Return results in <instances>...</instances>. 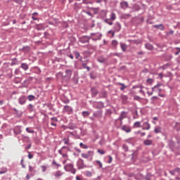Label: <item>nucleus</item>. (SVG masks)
<instances>
[{"label": "nucleus", "instance_id": "obj_64", "mask_svg": "<svg viewBox=\"0 0 180 180\" xmlns=\"http://www.w3.org/2000/svg\"><path fill=\"white\" fill-rule=\"evenodd\" d=\"M63 157H67V154H63Z\"/></svg>", "mask_w": 180, "mask_h": 180}, {"label": "nucleus", "instance_id": "obj_56", "mask_svg": "<svg viewBox=\"0 0 180 180\" xmlns=\"http://www.w3.org/2000/svg\"><path fill=\"white\" fill-rule=\"evenodd\" d=\"M70 58H71V60H74V56L72 55H70Z\"/></svg>", "mask_w": 180, "mask_h": 180}, {"label": "nucleus", "instance_id": "obj_7", "mask_svg": "<svg viewBox=\"0 0 180 180\" xmlns=\"http://www.w3.org/2000/svg\"><path fill=\"white\" fill-rule=\"evenodd\" d=\"M63 110L64 112H67V113H72V108L70 105H65Z\"/></svg>", "mask_w": 180, "mask_h": 180}, {"label": "nucleus", "instance_id": "obj_58", "mask_svg": "<svg viewBox=\"0 0 180 180\" xmlns=\"http://www.w3.org/2000/svg\"><path fill=\"white\" fill-rule=\"evenodd\" d=\"M85 68H86V70H87L88 71H90V70H91V68H89V67H86Z\"/></svg>", "mask_w": 180, "mask_h": 180}, {"label": "nucleus", "instance_id": "obj_40", "mask_svg": "<svg viewBox=\"0 0 180 180\" xmlns=\"http://www.w3.org/2000/svg\"><path fill=\"white\" fill-rule=\"evenodd\" d=\"M41 168L43 172H46V166H41Z\"/></svg>", "mask_w": 180, "mask_h": 180}, {"label": "nucleus", "instance_id": "obj_53", "mask_svg": "<svg viewBox=\"0 0 180 180\" xmlns=\"http://www.w3.org/2000/svg\"><path fill=\"white\" fill-rule=\"evenodd\" d=\"M32 19L33 20H37V18L34 17V16H32Z\"/></svg>", "mask_w": 180, "mask_h": 180}, {"label": "nucleus", "instance_id": "obj_47", "mask_svg": "<svg viewBox=\"0 0 180 180\" xmlns=\"http://www.w3.org/2000/svg\"><path fill=\"white\" fill-rule=\"evenodd\" d=\"M75 56H76V58H79V53L76 52V53H75Z\"/></svg>", "mask_w": 180, "mask_h": 180}, {"label": "nucleus", "instance_id": "obj_62", "mask_svg": "<svg viewBox=\"0 0 180 180\" xmlns=\"http://www.w3.org/2000/svg\"><path fill=\"white\" fill-rule=\"evenodd\" d=\"M156 88H158V86H155V87H153V88L152 89V90L154 91V89H156Z\"/></svg>", "mask_w": 180, "mask_h": 180}, {"label": "nucleus", "instance_id": "obj_16", "mask_svg": "<svg viewBox=\"0 0 180 180\" xmlns=\"http://www.w3.org/2000/svg\"><path fill=\"white\" fill-rule=\"evenodd\" d=\"M155 133L158 134V133H161V127H156L155 128Z\"/></svg>", "mask_w": 180, "mask_h": 180}, {"label": "nucleus", "instance_id": "obj_54", "mask_svg": "<svg viewBox=\"0 0 180 180\" xmlns=\"http://www.w3.org/2000/svg\"><path fill=\"white\" fill-rule=\"evenodd\" d=\"M141 136L142 137L144 136H146V133H145V132L141 133Z\"/></svg>", "mask_w": 180, "mask_h": 180}, {"label": "nucleus", "instance_id": "obj_22", "mask_svg": "<svg viewBox=\"0 0 180 180\" xmlns=\"http://www.w3.org/2000/svg\"><path fill=\"white\" fill-rule=\"evenodd\" d=\"M111 20H116V14L115 13H112L110 15Z\"/></svg>", "mask_w": 180, "mask_h": 180}, {"label": "nucleus", "instance_id": "obj_20", "mask_svg": "<svg viewBox=\"0 0 180 180\" xmlns=\"http://www.w3.org/2000/svg\"><path fill=\"white\" fill-rule=\"evenodd\" d=\"M134 127H141V122H136L134 124Z\"/></svg>", "mask_w": 180, "mask_h": 180}, {"label": "nucleus", "instance_id": "obj_15", "mask_svg": "<svg viewBox=\"0 0 180 180\" xmlns=\"http://www.w3.org/2000/svg\"><path fill=\"white\" fill-rule=\"evenodd\" d=\"M120 46L122 51H126V50H127V45H126L125 44L121 43Z\"/></svg>", "mask_w": 180, "mask_h": 180}, {"label": "nucleus", "instance_id": "obj_10", "mask_svg": "<svg viewBox=\"0 0 180 180\" xmlns=\"http://www.w3.org/2000/svg\"><path fill=\"white\" fill-rule=\"evenodd\" d=\"M20 105H24L26 103V98L25 96H21L18 100Z\"/></svg>", "mask_w": 180, "mask_h": 180}, {"label": "nucleus", "instance_id": "obj_61", "mask_svg": "<svg viewBox=\"0 0 180 180\" xmlns=\"http://www.w3.org/2000/svg\"><path fill=\"white\" fill-rule=\"evenodd\" d=\"M159 77H160V78H162V73L159 74Z\"/></svg>", "mask_w": 180, "mask_h": 180}, {"label": "nucleus", "instance_id": "obj_1", "mask_svg": "<svg viewBox=\"0 0 180 180\" xmlns=\"http://www.w3.org/2000/svg\"><path fill=\"white\" fill-rule=\"evenodd\" d=\"M64 169L66 172H71V174H75L77 170L74 168V165L69 163L64 166Z\"/></svg>", "mask_w": 180, "mask_h": 180}, {"label": "nucleus", "instance_id": "obj_37", "mask_svg": "<svg viewBox=\"0 0 180 180\" xmlns=\"http://www.w3.org/2000/svg\"><path fill=\"white\" fill-rule=\"evenodd\" d=\"M51 121L53 122H58V120H57V118L56 117H52V118H51Z\"/></svg>", "mask_w": 180, "mask_h": 180}, {"label": "nucleus", "instance_id": "obj_25", "mask_svg": "<svg viewBox=\"0 0 180 180\" xmlns=\"http://www.w3.org/2000/svg\"><path fill=\"white\" fill-rule=\"evenodd\" d=\"M29 171L30 172H36V170H34V167L32 166H29Z\"/></svg>", "mask_w": 180, "mask_h": 180}, {"label": "nucleus", "instance_id": "obj_23", "mask_svg": "<svg viewBox=\"0 0 180 180\" xmlns=\"http://www.w3.org/2000/svg\"><path fill=\"white\" fill-rule=\"evenodd\" d=\"M97 152L99 153V154H101V155H103V154L106 153L103 149H98Z\"/></svg>", "mask_w": 180, "mask_h": 180}, {"label": "nucleus", "instance_id": "obj_31", "mask_svg": "<svg viewBox=\"0 0 180 180\" xmlns=\"http://www.w3.org/2000/svg\"><path fill=\"white\" fill-rule=\"evenodd\" d=\"M120 85L122 86V87L120 88L121 91L126 89V86L124 85V84L120 83Z\"/></svg>", "mask_w": 180, "mask_h": 180}, {"label": "nucleus", "instance_id": "obj_46", "mask_svg": "<svg viewBox=\"0 0 180 180\" xmlns=\"http://www.w3.org/2000/svg\"><path fill=\"white\" fill-rule=\"evenodd\" d=\"M169 174H171V175H175V172H174V170H173V171H169Z\"/></svg>", "mask_w": 180, "mask_h": 180}, {"label": "nucleus", "instance_id": "obj_41", "mask_svg": "<svg viewBox=\"0 0 180 180\" xmlns=\"http://www.w3.org/2000/svg\"><path fill=\"white\" fill-rule=\"evenodd\" d=\"M108 33H111L112 37H115V31H109Z\"/></svg>", "mask_w": 180, "mask_h": 180}, {"label": "nucleus", "instance_id": "obj_44", "mask_svg": "<svg viewBox=\"0 0 180 180\" xmlns=\"http://www.w3.org/2000/svg\"><path fill=\"white\" fill-rule=\"evenodd\" d=\"M147 94L149 96H151V95H153V91H147Z\"/></svg>", "mask_w": 180, "mask_h": 180}, {"label": "nucleus", "instance_id": "obj_5", "mask_svg": "<svg viewBox=\"0 0 180 180\" xmlns=\"http://www.w3.org/2000/svg\"><path fill=\"white\" fill-rule=\"evenodd\" d=\"M127 117V115L126 112H122L119 117V120H120V124H123V119H126Z\"/></svg>", "mask_w": 180, "mask_h": 180}, {"label": "nucleus", "instance_id": "obj_52", "mask_svg": "<svg viewBox=\"0 0 180 180\" xmlns=\"http://www.w3.org/2000/svg\"><path fill=\"white\" fill-rule=\"evenodd\" d=\"M103 0H96V4H101Z\"/></svg>", "mask_w": 180, "mask_h": 180}, {"label": "nucleus", "instance_id": "obj_21", "mask_svg": "<svg viewBox=\"0 0 180 180\" xmlns=\"http://www.w3.org/2000/svg\"><path fill=\"white\" fill-rule=\"evenodd\" d=\"M146 47L148 50H153V45H151L150 44H146Z\"/></svg>", "mask_w": 180, "mask_h": 180}, {"label": "nucleus", "instance_id": "obj_63", "mask_svg": "<svg viewBox=\"0 0 180 180\" xmlns=\"http://www.w3.org/2000/svg\"><path fill=\"white\" fill-rule=\"evenodd\" d=\"M30 147H31V146L29 145L28 146L26 147V148H27V149H29V148H30Z\"/></svg>", "mask_w": 180, "mask_h": 180}, {"label": "nucleus", "instance_id": "obj_11", "mask_svg": "<svg viewBox=\"0 0 180 180\" xmlns=\"http://www.w3.org/2000/svg\"><path fill=\"white\" fill-rule=\"evenodd\" d=\"M145 146H151L153 144V140L146 139L143 141Z\"/></svg>", "mask_w": 180, "mask_h": 180}, {"label": "nucleus", "instance_id": "obj_57", "mask_svg": "<svg viewBox=\"0 0 180 180\" xmlns=\"http://www.w3.org/2000/svg\"><path fill=\"white\" fill-rule=\"evenodd\" d=\"M82 67H84V68H85L86 67V64L83 63V64H82Z\"/></svg>", "mask_w": 180, "mask_h": 180}, {"label": "nucleus", "instance_id": "obj_18", "mask_svg": "<svg viewBox=\"0 0 180 180\" xmlns=\"http://www.w3.org/2000/svg\"><path fill=\"white\" fill-rule=\"evenodd\" d=\"M91 92L93 95H94V96H96V95H98V90L95 88L91 89Z\"/></svg>", "mask_w": 180, "mask_h": 180}, {"label": "nucleus", "instance_id": "obj_32", "mask_svg": "<svg viewBox=\"0 0 180 180\" xmlns=\"http://www.w3.org/2000/svg\"><path fill=\"white\" fill-rule=\"evenodd\" d=\"M108 164H111L113 161V158H112V156H108Z\"/></svg>", "mask_w": 180, "mask_h": 180}, {"label": "nucleus", "instance_id": "obj_26", "mask_svg": "<svg viewBox=\"0 0 180 180\" xmlns=\"http://www.w3.org/2000/svg\"><path fill=\"white\" fill-rule=\"evenodd\" d=\"M79 146L82 148H84V149H86L88 148V146L85 145V144H83L82 143H79Z\"/></svg>", "mask_w": 180, "mask_h": 180}, {"label": "nucleus", "instance_id": "obj_55", "mask_svg": "<svg viewBox=\"0 0 180 180\" xmlns=\"http://www.w3.org/2000/svg\"><path fill=\"white\" fill-rule=\"evenodd\" d=\"M179 51H177V52L175 53V56H178V54H179L180 49H179Z\"/></svg>", "mask_w": 180, "mask_h": 180}, {"label": "nucleus", "instance_id": "obj_19", "mask_svg": "<svg viewBox=\"0 0 180 180\" xmlns=\"http://www.w3.org/2000/svg\"><path fill=\"white\" fill-rule=\"evenodd\" d=\"M35 27L37 30H43L44 29L42 25H37Z\"/></svg>", "mask_w": 180, "mask_h": 180}, {"label": "nucleus", "instance_id": "obj_59", "mask_svg": "<svg viewBox=\"0 0 180 180\" xmlns=\"http://www.w3.org/2000/svg\"><path fill=\"white\" fill-rule=\"evenodd\" d=\"M153 120H158V118L157 117H154Z\"/></svg>", "mask_w": 180, "mask_h": 180}, {"label": "nucleus", "instance_id": "obj_30", "mask_svg": "<svg viewBox=\"0 0 180 180\" xmlns=\"http://www.w3.org/2000/svg\"><path fill=\"white\" fill-rule=\"evenodd\" d=\"M112 45L114 47H116V46H117V41L113 40V41H112Z\"/></svg>", "mask_w": 180, "mask_h": 180}, {"label": "nucleus", "instance_id": "obj_35", "mask_svg": "<svg viewBox=\"0 0 180 180\" xmlns=\"http://www.w3.org/2000/svg\"><path fill=\"white\" fill-rule=\"evenodd\" d=\"M146 82H148V84H153V79H148L146 80Z\"/></svg>", "mask_w": 180, "mask_h": 180}, {"label": "nucleus", "instance_id": "obj_49", "mask_svg": "<svg viewBox=\"0 0 180 180\" xmlns=\"http://www.w3.org/2000/svg\"><path fill=\"white\" fill-rule=\"evenodd\" d=\"M51 125L54 126V127L57 126V124L56 123H54V122H51Z\"/></svg>", "mask_w": 180, "mask_h": 180}, {"label": "nucleus", "instance_id": "obj_9", "mask_svg": "<svg viewBox=\"0 0 180 180\" xmlns=\"http://www.w3.org/2000/svg\"><path fill=\"white\" fill-rule=\"evenodd\" d=\"M120 6L122 9H126L127 8H129V3H127V1H122L120 3Z\"/></svg>", "mask_w": 180, "mask_h": 180}, {"label": "nucleus", "instance_id": "obj_2", "mask_svg": "<svg viewBox=\"0 0 180 180\" xmlns=\"http://www.w3.org/2000/svg\"><path fill=\"white\" fill-rule=\"evenodd\" d=\"M142 129L143 130H150V129H151V125H150V123H148V120L143 122Z\"/></svg>", "mask_w": 180, "mask_h": 180}, {"label": "nucleus", "instance_id": "obj_24", "mask_svg": "<svg viewBox=\"0 0 180 180\" xmlns=\"http://www.w3.org/2000/svg\"><path fill=\"white\" fill-rule=\"evenodd\" d=\"M105 23H108L110 26H112V25H113V22L112 21H110V20H109V19H105Z\"/></svg>", "mask_w": 180, "mask_h": 180}, {"label": "nucleus", "instance_id": "obj_60", "mask_svg": "<svg viewBox=\"0 0 180 180\" xmlns=\"http://www.w3.org/2000/svg\"><path fill=\"white\" fill-rule=\"evenodd\" d=\"M39 15V13H32V15H33V16H34V15Z\"/></svg>", "mask_w": 180, "mask_h": 180}, {"label": "nucleus", "instance_id": "obj_14", "mask_svg": "<svg viewBox=\"0 0 180 180\" xmlns=\"http://www.w3.org/2000/svg\"><path fill=\"white\" fill-rule=\"evenodd\" d=\"M21 68H22V70H25V71H26V70H29V65H27V64H26V63H22Z\"/></svg>", "mask_w": 180, "mask_h": 180}, {"label": "nucleus", "instance_id": "obj_8", "mask_svg": "<svg viewBox=\"0 0 180 180\" xmlns=\"http://www.w3.org/2000/svg\"><path fill=\"white\" fill-rule=\"evenodd\" d=\"M122 130H123L124 131H126V133H130V131H131V129H130V127L127 125L122 126Z\"/></svg>", "mask_w": 180, "mask_h": 180}, {"label": "nucleus", "instance_id": "obj_43", "mask_svg": "<svg viewBox=\"0 0 180 180\" xmlns=\"http://www.w3.org/2000/svg\"><path fill=\"white\" fill-rule=\"evenodd\" d=\"M134 99L135 101H139V100L140 99V97H139V96H135L134 97Z\"/></svg>", "mask_w": 180, "mask_h": 180}, {"label": "nucleus", "instance_id": "obj_17", "mask_svg": "<svg viewBox=\"0 0 180 180\" xmlns=\"http://www.w3.org/2000/svg\"><path fill=\"white\" fill-rule=\"evenodd\" d=\"M89 116V112L88 111H83L82 112V117H88Z\"/></svg>", "mask_w": 180, "mask_h": 180}, {"label": "nucleus", "instance_id": "obj_28", "mask_svg": "<svg viewBox=\"0 0 180 180\" xmlns=\"http://www.w3.org/2000/svg\"><path fill=\"white\" fill-rule=\"evenodd\" d=\"M174 34V30H171L169 32H166V36Z\"/></svg>", "mask_w": 180, "mask_h": 180}, {"label": "nucleus", "instance_id": "obj_39", "mask_svg": "<svg viewBox=\"0 0 180 180\" xmlns=\"http://www.w3.org/2000/svg\"><path fill=\"white\" fill-rule=\"evenodd\" d=\"M96 162L99 165L100 168H102V166H103L102 162H101V161L99 160H97Z\"/></svg>", "mask_w": 180, "mask_h": 180}, {"label": "nucleus", "instance_id": "obj_34", "mask_svg": "<svg viewBox=\"0 0 180 180\" xmlns=\"http://www.w3.org/2000/svg\"><path fill=\"white\" fill-rule=\"evenodd\" d=\"M28 99L29 101H33L34 99V96L30 95Z\"/></svg>", "mask_w": 180, "mask_h": 180}, {"label": "nucleus", "instance_id": "obj_48", "mask_svg": "<svg viewBox=\"0 0 180 180\" xmlns=\"http://www.w3.org/2000/svg\"><path fill=\"white\" fill-rule=\"evenodd\" d=\"M76 180H82V179L79 176H77Z\"/></svg>", "mask_w": 180, "mask_h": 180}, {"label": "nucleus", "instance_id": "obj_42", "mask_svg": "<svg viewBox=\"0 0 180 180\" xmlns=\"http://www.w3.org/2000/svg\"><path fill=\"white\" fill-rule=\"evenodd\" d=\"M83 3L86 4H92V2H89V1H88V0H83Z\"/></svg>", "mask_w": 180, "mask_h": 180}, {"label": "nucleus", "instance_id": "obj_51", "mask_svg": "<svg viewBox=\"0 0 180 180\" xmlns=\"http://www.w3.org/2000/svg\"><path fill=\"white\" fill-rule=\"evenodd\" d=\"M26 179H27V180L30 179V175L27 174L26 175Z\"/></svg>", "mask_w": 180, "mask_h": 180}, {"label": "nucleus", "instance_id": "obj_6", "mask_svg": "<svg viewBox=\"0 0 180 180\" xmlns=\"http://www.w3.org/2000/svg\"><path fill=\"white\" fill-rule=\"evenodd\" d=\"M79 41H81V43L85 44V43H88L89 42V37H82L79 39Z\"/></svg>", "mask_w": 180, "mask_h": 180}, {"label": "nucleus", "instance_id": "obj_38", "mask_svg": "<svg viewBox=\"0 0 180 180\" xmlns=\"http://www.w3.org/2000/svg\"><path fill=\"white\" fill-rule=\"evenodd\" d=\"M174 173H175V174H176V172L179 173V172H180V168H179V167H177V168L174 169Z\"/></svg>", "mask_w": 180, "mask_h": 180}, {"label": "nucleus", "instance_id": "obj_3", "mask_svg": "<svg viewBox=\"0 0 180 180\" xmlns=\"http://www.w3.org/2000/svg\"><path fill=\"white\" fill-rule=\"evenodd\" d=\"M63 175H64V172H63L60 170L56 171L53 174V176H55V178H56V179H60V178H61Z\"/></svg>", "mask_w": 180, "mask_h": 180}, {"label": "nucleus", "instance_id": "obj_29", "mask_svg": "<svg viewBox=\"0 0 180 180\" xmlns=\"http://www.w3.org/2000/svg\"><path fill=\"white\" fill-rule=\"evenodd\" d=\"M26 131H27V133H34V131L30 129V128H29V127H27V128H26Z\"/></svg>", "mask_w": 180, "mask_h": 180}, {"label": "nucleus", "instance_id": "obj_13", "mask_svg": "<svg viewBox=\"0 0 180 180\" xmlns=\"http://www.w3.org/2000/svg\"><path fill=\"white\" fill-rule=\"evenodd\" d=\"M65 72L66 77H68V78H71V75H72V71H71V70H66Z\"/></svg>", "mask_w": 180, "mask_h": 180}, {"label": "nucleus", "instance_id": "obj_27", "mask_svg": "<svg viewBox=\"0 0 180 180\" xmlns=\"http://www.w3.org/2000/svg\"><path fill=\"white\" fill-rule=\"evenodd\" d=\"M144 89H146L147 91V89H146V88H142L140 90V93L142 94V95H146V91Z\"/></svg>", "mask_w": 180, "mask_h": 180}, {"label": "nucleus", "instance_id": "obj_12", "mask_svg": "<svg viewBox=\"0 0 180 180\" xmlns=\"http://www.w3.org/2000/svg\"><path fill=\"white\" fill-rule=\"evenodd\" d=\"M153 27H155V29H159L160 30H164L165 29L162 24L153 25Z\"/></svg>", "mask_w": 180, "mask_h": 180}, {"label": "nucleus", "instance_id": "obj_4", "mask_svg": "<svg viewBox=\"0 0 180 180\" xmlns=\"http://www.w3.org/2000/svg\"><path fill=\"white\" fill-rule=\"evenodd\" d=\"M92 155H94V152L92 151H89L87 153H82V158H91Z\"/></svg>", "mask_w": 180, "mask_h": 180}, {"label": "nucleus", "instance_id": "obj_50", "mask_svg": "<svg viewBox=\"0 0 180 180\" xmlns=\"http://www.w3.org/2000/svg\"><path fill=\"white\" fill-rule=\"evenodd\" d=\"M117 27H118L117 32H119V30H120V29H121L120 24H118V25H117Z\"/></svg>", "mask_w": 180, "mask_h": 180}, {"label": "nucleus", "instance_id": "obj_36", "mask_svg": "<svg viewBox=\"0 0 180 180\" xmlns=\"http://www.w3.org/2000/svg\"><path fill=\"white\" fill-rule=\"evenodd\" d=\"M52 164H53V165H56L58 168V167H61V165H58L57 162H56V161H53L52 162Z\"/></svg>", "mask_w": 180, "mask_h": 180}, {"label": "nucleus", "instance_id": "obj_33", "mask_svg": "<svg viewBox=\"0 0 180 180\" xmlns=\"http://www.w3.org/2000/svg\"><path fill=\"white\" fill-rule=\"evenodd\" d=\"M86 176H92V172L87 171L86 172Z\"/></svg>", "mask_w": 180, "mask_h": 180}, {"label": "nucleus", "instance_id": "obj_45", "mask_svg": "<svg viewBox=\"0 0 180 180\" xmlns=\"http://www.w3.org/2000/svg\"><path fill=\"white\" fill-rule=\"evenodd\" d=\"M28 158H30V160H32V158H33V155L29 153Z\"/></svg>", "mask_w": 180, "mask_h": 180}]
</instances>
